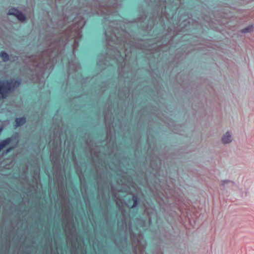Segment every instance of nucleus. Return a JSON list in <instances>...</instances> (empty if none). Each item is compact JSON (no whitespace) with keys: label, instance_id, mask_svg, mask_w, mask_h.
<instances>
[{"label":"nucleus","instance_id":"4","mask_svg":"<svg viewBox=\"0 0 254 254\" xmlns=\"http://www.w3.org/2000/svg\"><path fill=\"white\" fill-rule=\"evenodd\" d=\"M8 14L15 16L19 21H24L25 19V15L20 11L15 8H11L9 9Z\"/></svg>","mask_w":254,"mask_h":254},{"label":"nucleus","instance_id":"8","mask_svg":"<svg viewBox=\"0 0 254 254\" xmlns=\"http://www.w3.org/2000/svg\"><path fill=\"white\" fill-rule=\"evenodd\" d=\"M16 126L15 127L20 126L25 124L26 122V119L24 118H17L15 120Z\"/></svg>","mask_w":254,"mask_h":254},{"label":"nucleus","instance_id":"9","mask_svg":"<svg viewBox=\"0 0 254 254\" xmlns=\"http://www.w3.org/2000/svg\"><path fill=\"white\" fill-rule=\"evenodd\" d=\"M0 57L2 58L3 62H7L9 60V56L5 52H2L0 54Z\"/></svg>","mask_w":254,"mask_h":254},{"label":"nucleus","instance_id":"2","mask_svg":"<svg viewBox=\"0 0 254 254\" xmlns=\"http://www.w3.org/2000/svg\"><path fill=\"white\" fill-rule=\"evenodd\" d=\"M131 239L135 254H143L145 246V242L140 235L137 236L131 234Z\"/></svg>","mask_w":254,"mask_h":254},{"label":"nucleus","instance_id":"1","mask_svg":"<svg viewBox=\"0 0 254 254\" xmlns=\"http://www.w3.org/2000/svg\"><path fill=\"white\" fill-rule=\"evenodd\" d=\"M20 83V81L13 79L0 81V99L5 98L7 94L17 87Z\"/></svg>","mask_w":254,"mask_h":254},{"label":"nucleus","instance_id":"6","mask_svg":"<svg viewBox=\"0 0 254 254\" xmlns=\"http://www.w3.org/2000/svg\"><path fill=\"white\" fill-rule=\"evenodd\" d=\"M221 141L224 144H229L232 141V133L230 131H227L221 137Z\"/></svg>","mask_w":254,"mask_h":254},{"label":"nucleus","instance_id":"11","mask_svg":"<svg viewBox=\"0 0 254 254\" xmlns=\"http://www.w3.org/2000/svg\"><path fill=\"white\" fill-rule=\"evenodd\" d=\"M132 199L133 201V203L131 206V207L133 208L135 207L137 204V197L135 196H132Z\"/></svg>","mask_w":254,"mask_h":254},{"label":"nucleus","instance_id":"7","mask_svg":"<svg viewBox=\"0 0 254 254\" xmlns=\"http://www.w3.org/2000/svg\"><path fill=\"white\" fill-rule=\"evenodd\" d=\"M11 141V138H7L0 143V151L6 145L9 144Z\"/></svg>","mask_w":254,"mask_h":254},{"label":"nucleus","instance_id":"12","mask_svg":"<svg viewBox=\"0 0 254 254\" xmlns=\"http://www.w3.org/2000/svg\"><path fill=\"white\" fill-rule=\"evenodd\" d=\"M33 64L34 66H37L39 65V63L37 62L34 61Z\"/></svg>","mask_w":254,"mask_h":254},{"label":"nucleus","instance_id":"3","mask_svg":"<svg viewBox=\"0 0 254 254\" xmlns=\"http://www.w3.org/2000/svg\"><path fill=\"white\" fill-rule=\"evenodd\" d=\"M64 231L67 237V243L69 244L71 241V245L73 248H76L75 244L71 240L70 235L71 237L74 236V233L75 232V228L73 223L71 222L69 225H66L64 228Z\"/></svg>","mask_w":254,"mask_h":254},{"label":"nucleus","instance_id":"5","mask_svg":"<svg viewBox=\"0 0 254 254\" xmlns=\"http://www.w3.org/2000/svg\"><path fill=\"white\" fill-rule=\"evenodd\" d=\"M235 185V183L233 181L229 180H221L219 184L222 190H225L227 188H232Z\"/></svg>","mask_w":254,"mask_h":254},{"label":"nucleus","instance_id":"16","mask_svg":"<svg viewBox=\"0 0 254 254\" xmlns=\"http://www.w3.org/2000/svg\"><path fill=\"white\" fill-rule=\"evenodd\" d=\"M1 130V129H0V131Z\"/></svg>","mask_w":254,"mask_h":254},{"label":"nucleus","instance_id":"10","mask_svg":"<svg viewBox=\"0 0 254 254\" xmlns=\"http://www.w3.org/2000/svg\"><path fill=\"white\" fill-rule=\"evenodd\" d=\"M252 29H253V26H249V27H247L246 28L243 29L242 30V33L249 32H251L252 30Z\"/></svg>","mask_w":254,"mask_h":254},{"label":"nucleus","instance_id":"13","mask_svg":"<svg viewBox=\"0 0 254 254\" xmlns=\"http://www.w3.org/2000/svg\"><path fill=\"white\" fill-rule=\"evenodd\" d=\"M11 149V148H9L8 149H7L6 151V153H7L8 152H9Z\"/></svg>","mask_w":254,"mask_h":254},{"label":"nucleus","instance_id":"14","mask_svg":"<svg viewBox=\"0 0 254 254\" xmlns=\"http://www.w3.org/2000/svg\"><path fill=\"white\" fill-rule=\"evenodd\" d=\"M31 60H32V61H35V60H36V58H35V57H32V58H31Z\"/></svg>","mask_w":254,"mask_h":254},{"label":"nucleus","instance_id":"15","mask_svg":"<svg viewBox=\"0 0 254 254\" xmlns=\"http://www.w3.org/2000/svg\"><path fill=\"white\" fill-rule=\"evenodd\" d=\"M117 204L119 206V207H120L121 206H120L119 204V202L118 201H117Z\"/></svg>","mask_w":254,"mask_h":254}]
</instances>
